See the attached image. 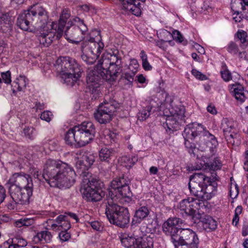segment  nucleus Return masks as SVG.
<instances>
[{
	"label": "nucleus",
	"instance_id": "f257e3e1",
	"mask_svg": "<svg viewBox=\"0 0 248 248\" xmlns=\"http://www.w3.org/2000/svg\"><path fill=\"white\" fill-rule=\"evenodd\" d=\"M122 68V58L118 50L103 54L98 63L88 74L87 83L90 91L98 93L102 80H115Z\"/></svg>",
	"mask_w": 248,
	"mask_h": 248
},
{
	"label": "nucleus",
	"instance_id": "f03ea898",
	"mask_svg": "<svg viewBox=\"0 0 248 248\" xmlns=\"http://www.w3.org/2000/svg\"><path fill=\"white\" fill-rule=\"evenodd\" d=\"M94 161L95 156L93 154L84 153L76 165L78 173L82 178L80 191L83 197L87 201L93 202L100 201L105 195L100 188L99 182L88 171Z\"/></svg>",
	"mask_w": 248,
	"mask_h": 248
},
{
	"label": "nucleus",
	"instance_id": "7ed1b4c3",
	"mask_svg": "<svg viewBox=\"0 0 248 248\" xmlns=\"http://www.w3.org/2000/svg\"><path fill=\"white\" fill-rule=\"evenodd\" d=\"M76 173L70 166L60 160L48 159L43 170V177L51 187H69L75 182Z\"/></svg>",
	"mask_w": 248,
	"mask_h": 248
},
{
	"label": "nucleus",
	"instance_id": "20e7f679",
	"mask_svg": "<svg viewBox=\"0 0 248 248\" xmlns=\"http://www.w3.org/2000/svg\"><path fill=\"white\" fill-rule=\"evenodd\" d=\"M183 135L186 138L196 139L198 149L202 152L209 151L207 155L209 158L215 154L218 145V141L216 137L211 134L202 124L193 123L186 125Z\"/></svg>",
	"mask_w": 248,
	"mask_h": 248
},
{
	"label": "nucleus",
	"instance_id": "39448f33",
	"mask_svg": "<svg viewBox=\"0 0 248 248\" xmlns=\"http://www.w3.org/2000/svg\"><path fill=\"white\" fill-rule=\"evenodd\" d=\"M104 47L100 31L97 30H92L87 34L85 40L82 43L81 59L87 64H93L99 57Z\"/></svg>",
	"mask_w": 248,
	"mask_h": 248
},
{
	"label": "nucleus",
	"instance_id": "423d86ee",
	"mask_svg": "<svg viewBox=\"0 0 248 248\" xmlns=\"http://www.w3.org/2000/svg\"><path fill=\"white\" fill-rule=\"evenodd\" d=\"M188 187L191 194L199 201L210 200L216 189L212 185L211 178L201 172L195 173L190 176Z\"/></svg>",
	"mask_w": 248,
	"mask_h": 248
},
{
	"label": "nucleus",
	"instance_id": "0eeeda50",
	"mask_svg": "<svg viewBox=\"0 0 248 248\" xmlns=\"http://www.w3.org/2000/svg\"><path fill=\"white\" fill-rule=\"evenodd\" d=\"M55 67L63 83L68 86H73L81 74L80 65L75 59L69 57L58 59Z\"/></svg>",
	"mask_w": 248,
	"mask_h": 248
},
{
	"label": "nucleus",
	"instance_id": "6e6552de",
	"mask_svg": "<svg viewBox=\"0 0 248 248\" xmlns=\"http://www.w3.org/2000/svg\"><path fill=\"white\" fill-rule=\"evenodd\" d=\"M129 180L124 176L116 178L111 183V189L105 204H125L132 201V193L128 186Z\"/></svg>",
	"mask_w": 248,
	"mask_h": 248
},
{
	"label": "nucleus",
	"instance_id": "1a4fd4ad",
	"mask_svg": "<svg viewBox=\"0 0 248 248\" xmlns=\"http://www.w3.org/2000/svg\"><path fill=\"white\" fill-rule=\"evenodd\" d=\"M106 204L105 214L109 222L121 228L125 227L130 221V214L127 208L118 204Z\"/></svg>",
	"mask_w": 248,
	"mask_h": 248
},
{
	"label": "nucleus",
	"instance_id": "9d476101",
	"mask_svg": "<svg viewBox=\"0 0 248 248\" xmlns=\"http://www.w3.org/2000/svg\"><path fill=\"white\" fill-rule=\"evenodd\" d=\"M73 21L76 25L75 27H67L64 36L67 40L78 44L79 42L84 41L87 36L88 28L83 20L78 17L73 18Z\"/></svg>",
	"mask_w": 248,
	"mask_h": 248
},
{
	"label": "nucleus",
	"instance_id": "9b49d317",
	"mask_svg": "<svg viewBox=\"0 0 248 248\" xmlns=\"http://www.w3.org/2000/svg\"><path fill=\"white\" fill-rule=\"evenodd\" d=\"M199 244L197 234L189 229H181L173 243L175 248H198Z\"/></svg>",
	"mask_w": 248,
	"mask_h": 248
},
{
	"label": "nucleus",
	"instance_id": "f8f14e48",
	"mask_svg": "<svg viewBox=\"0 0 248 248\" xmlns=\"http://www.w3.org/2000/svg\"><path fill=\"white\" fill-rule=\"evenodd\" d=\"M76 129V143L80 147L84 146L90 142L94 138L95 128L91 122H84Z\"/></svg>",
	"mask_w": 248,
	"mask_h": 248
},
{
	"label": "nucleus",
	"instance_id": "ddd939ff",
	"mask_svg": "<svg viewBox=\"0 0 248 248\" xmlns=\"http://www.w3.org/2000/svg\"><path fill=\"white\" fill-rule=\"evenodd\" d=\"M57 23L51 22V24L45 25L37 29L36 36L40 44L44 46L47 47L52 43L53 40L57 38L58 34Z\"/></svg>",
	"mask_w": 248,
	"mask_h": 248
},
{
	"label": "nucleus",
	"instance_id": "4468645a",
	"mask_svg": "<svg viewBox=\"0 0 248 248\" xmlns=\"http://www.w3.org/2000/svg\"><path fill=\"white\" fill-rule=\"evenodd\" d=\"M33 21L34 28H40L45 25L51 24L48 22V16L46 10L40 5L35 4L29 10Z\"/></svg>",
	"mask_w": 248,
	"mask_h": 248
},
{
	"label": "nucleus",
	"instance_id": "2eb2a0df",
	"mask_svg": "<svg viewBox=\"0 0 248 248\" xmlns=\"http://www.w3.org/2000/svg\"><path fill=\"white\" fill-rule=\"evenodd\" d=\"M115 109L114 105L112 102H104L99 106L94 113V118L100 124L109 123L112 118Z\"/></svg>",
	"mask_w": 248,
	"mask_h": 248
},
{
	"label": "nucleus",
	"instance_id": "dca6fc26",
	"mask_svg": "<svg viewBox=\"0 0 248 248\" xmlns=\"http://www.w3.org/2000/svg\"><path fill=\"white\" fill-rule=\"evenodd\" d=\"M8 188L9 194L16 203L25 204L29 202L32 195V190H26L17 187L15 185H5Z\"/></svg>",
	"mask_w": 248,
	"mask_h": 248
},
{
	"label": "nucleus",
	"instance_id": "f3484780",
	"mask_svg": "<svg viewBox=\"0 0 248 248\" xmlns=\"http://www.w3.org/2000/svg\"><path fill=\"white\" fill-rule=\"evenodd\" d=\"M182 223V220L179 218L170 217L163 224V232L166 235L170 236L172 243L178 238V234L182 229L179 228L180 224Z\"/></svg>",
	"mask_w": 248,
	"mask_h": 248
},
{
	"label": "nucleus",
	"instance_id": "a211bd4d",
	"mask_svg": "<svg viewBox=\"0 0 248 248\" xmlns=\"http://www.w3.org/2000/svg\"><path fill=\"white\" fill-rule=\"evenodd\" d=\"M15 185L22 189L32 190L33 184L30 176L24 173H16L10 178L5 185Z\"/></svg>",
	"mask_w": 248,
	"mask_h": 248
},
{
	"label": "nucleus",
	"instance_id": "6ab92c4d",
	"mask_svg": "<svg viewBox=\"0 0 248 248\" xmlns=\"http://www.w3.org/2000/svg\"><path fill=\"white\" fill-rule=\"evenodd\" d=\"M143 236L137 238V248H153V236L155 230L146 225L140 227Z\"/></svg>",
	"mask_w": 248,
	"mask_h": 248
},
{
	"label": "nucleus",
	"instance_id": "aec40b11",
	"mask_svg": "<svg viewBox=\"0 0 248 248\" xmlns=\"http://www.w3.org/2000/svg\"><path fill=\"white\" fill-rule=\"evenodd\" d=\"M46 223L47 229H50L54 231H68L71 226L68 219V216L66 215H59L55 220L49 219Z\"/></svg>",
	"mask_w": 248,
	"mask_h": 248
},
{
	"label": "nucleus",
	"instance_id": "412c9836",
	"mask_svg": "<svg viewBox=\"0 0 248 248\" xmlns=\"http://www.w3.org/2000/svg\"><path fill=\"white\" fill-rule=\"evenodd\" d=\"M202 203L197 199L188 198L182 200L179 204L178 208L184 211L186 215L193 216Z\"/></svg>",
	"mask_w": 248,
	"mask_h": 248
},
{
	"label": "nucleus",
	"instance_id": "4be33fe9",
	"mask_svg": "<svg viewBox=\"0 0 248 248\" xmlns=\"http://www.w3.org/2000/svg\"><path fill=\"white\" fill-rule=\"evenodd\" d=\"M236 124L234 121L228 118H223L221 121V128L222 129L225 139L227 140H231V139L236 137L237 130Z\"/></svg>",
	"mask_w": 248,
	"mask_h": 248
},
{
	"label": "nucleus",
	"instance_id": "5701e85b",
	"mask_svg": "<svg viewBox=\"0 0 248 248\" xmlns=\"http://www.w3.org/2000/svg\"><path fill=\"white\" fill-rule=\"evenodd\" d=\"M31 18L29 10H26L19 15L16 22L17 25L22 30L32 31L34 27Z\"/></svg>",
	"mask_w": 248,
	"mask_h": 248
},
{
	"label": "nucleus",
	"instance_id": "b1692460",
	"mask_svg": "<svg viewBox=\"0 0 248 248\" xmlns=\"http://www.w3.org/2000/svg\"><path fill=\"white\" fill-rule=\"evenodd\" d=\"M121 9L128 13L140 16L141 11L140 4L137 0H119Z\"/></svg>",
	"mask_w": 248,
	"mask_h": 248
},
{
	"label": "nucleus",
	"instance_id": "393cba45",
	"mask_svg": "<svg viewBox=\"0 0 248 248\" xmlns=\"http://www.w3.org/2000/svg\"><path fill=\"white\" fill-rule=\"evenodd\" d=\"M71 13L69 9L65 8L62 11L59 20V23L57 24L58 34L57 38L60 39L63 34V29L65 26L67 19L70 17Z\"/></svg>",
	"mask_w": 248,
	"mask_h": 248
},
{
	"label": "nucleus",
	"instance_id": "a878e982",
	"mask_svg": "<svg viewBox=\"0 0 248 248\" xmlns=\"http://www.w3.org/2000/svg\"><path fill=\"white\" fill-rule=\"evenodd\" d=\"M149 214L148 208L146 206H141L135 212V215L132 219L131 224L132 226L137 225L140 223Z\"/></svg>",
	"mask_w": 248,
	"mask_h": 248
},
{
	"label": "nucleus",
	"instance_id": "bb28decb",
	"mask_svg": "<svg viewBox=\"0 0 248 248\" xmlns=\"http://www.w3.org/2000/svg\"><path fill=\"white\" fill-rule=\"evenodd\" d=\"M52 235L48 231H42L37 232L32 238V241L35 244L41 243L43 244L50 243L51 241Z\"/></svg>",
	"mask_w": 248,
	"mask_h": 248
},
{
	"label": "nucleus",
	"instance_id": "cd10ccee",
	"mask_svg": "<svg viewBox=\"0 0 248 248\" xmlns=\"http://www.w3.org/2000/svg\"><path fill=\"white\" fill-rule=\"evenodd\" d=\"M122 245L125 248H137V238L133 235L124 233L121 235Z\"/></svg>",
	"mask_w": 248,
	"mask_h": 248
},
{
	"label": "nucleus",
	"instance_id": "c85d7f7f",
	"mask_svg": "<svg viewBox=\"0 0 248 248\" xmlns=\"http://www.w3.org/2000/svg\"><path fill=\"white\" fill-rule=\"evenodd\" d=\"M201 222L203 229L207 232L214 231L217 228V222L209 216L205 215L201 217Z\"/></svg>",
	"mask_w": 248,
	"mask_h": 248
},
{
	"label": "nucleus",
	"instance_id": "c756f323",
	"mask_svg": "<svg viewBox=\"0 0 248 248\" xmlns=\"http://www.w3.org/2000/svg\"><path fill=\"white\" fill-rule=\"evenodd\" d=\"M235 99L241 102L245 101L246 96L244 87L240 84H233L230 89Z\"/></svg>",
	"mask_w": 248,
	"mask_h": 248
},
{
	"label": "nucleus",
	"instance_id": "7c9ffc66",
	"mask_svg": "<svg viewBox=\"0 0 248 248\" xmlns=\"http://www.w3.org/2000/svg\"><path fill=\"white\" fill-rule=\"evenodd\" d=\"M28 81L27 78L25 76H19L12 85L13 92L15 93L16 91H24L28 84Z\"/></svg>",
	"mask_w": 248,
	"mask_h": 248
},
{
	"label": "nucleus",
	"instance_id": "2f4dec72",
	"mask_svg": "<svg viewBox=\"0 0 248 248\" xmlns=\"http://www.w3.org/2000/svg\"><path fill=\"white\" fill-rule=\"evenodd\" d=\"M231 8L232 10L234 12L233 15H236V16L233 17V19L236 22H240L242 20V18L239 15V10L241 9L243 11L246 10V8L245 6L243 5L242 2H236L235 1H234L232 3Z\"/></svg>",
	"mask_w": 248,
	"mask_h": 248
},
{
	"label": "nucleus",
	"instance_id": "473e14b6",
	"mask_svg": "<svg viewBox=\"0 0 248 248\" xmlns=\"http://www.w3.org/2000/svg\"><path fill=\"white\" fill-rule=\"evenodd\" d=\"M114 154V150L106 147L102 148L99 153V158L100 161L108 163L111 157Z\"/></svg>",
	"mask_w": 248,
	"mask_h": 248
},
{
	"label": "nucleus",
	"instance_id": "72a5a7b5",
	"mask_svg": "<svg viewBox=\"0 0 248 248\" xmlns=\"http://www.w3.org/2000/svg\"><path fill=\"white\" fill-rule=\"evenodd\" d=\"M180 119H178L176 117L171 115L168 116L166 119V124H164V126L166 128V126L169 130H174L176 129L179 125V121H181Z\"/></svg>",
	"mask_w": 248,
	"mask_h": 248
},
{
	"label": "nucleus",
	"instance_id": "f704fd0d",
	"mask_svg": "<svg viewBox=\"0 0 248 248\" xmlns=\"http://www.w3.org/2000/svg\"><path fill=\"white\" fill-rule=\"evenodd\" d=\"M153 107V104L151 102L149 105L143 108L138 112L137 114L138 119L143 121L147 119L152 114Z\"/></svg>",
	"mask_w": 248,
	"mask_h": 248
},
{
	"label": "nucleus",
	"instance_id": "c9c22d12",
	"mask_svg": "<svg viewBox=\"0 0 248 248\" xmlns=\"http://www.w3.org/2000/svg\"><path fill=\"white\" fill-rule=\"evenodd\" d=\"M12 22L8 15L3 14L0 17V30L3 32L7 31L10 30Z\"/></svg>",
	"mask_w": 248,
	"mask_h": 248
},
{
	"label": "nucleus",
	"instance_id": "e433bc0d",
	"mask_svg": "<svg viewBox=\"0 0 248 248\" xmlns=\"http://www.w3.org/2000/svg\"><path fill=\"white\" fill-rule=\"evenodd\" d=\"M170 113L171 115L182 120L185 116V108L181 105H174L172 107Z\"/></svg>",
	"mask_w": 248,
	"mask_h": 248
},
{
	"label": "nucleus",
	"instance_id": "4c0bfd02",
	"mask_svg": "<svg viewBox=\"0 0 248 248\" xmlns=\"http://www.w3.org/2000/svg\"><path fill=\"white\" fill-rule=\"evenodd\" d=\"M138 161V157L133 156L131 157L127 155L123 156L120 159L122 165L127 169L131 168Z\"/></svg>",
	"mask_w": 248,
	"mask_h": 248
},
{
	"label": "nucleus",
	"instance_id": "58836bf2",
	"mask_svg": "<svg viewBox=\"0 0 248 248\" xmlns=\"http://www.w3.org/2000/svg\"><path fill=\"white\" fill-rule=\"evenodd\" d=\"M76 129L75 127L70 129L65 135L64 140L67 144L72 145L74 142H76Z\"/></svg>",
	"mask_w": 248,
	"mask_h": 248
},
{
	"label": "nucleus",
	"instance_id": "ea45409f",
	"mask_svg": "<svg viewBox=\"0 0 248 248\" xmlns=\"http://www.w3.org/2000/svg\"><path fill=\"white\" fill-rule=\"evenodd\" d=\"M162 33L165 35L169 36L170 37H172L174 40L179 43H182L184 41L183 36L180 32L177 30L173 31L172 33H171L168 31L164 30L162 31Z\"/></svg>",
	"mask_w": 248,
	"mask_h": 248
},
{
	"label": "nucleus",
	"instance_id": "a19ab883",
	"mask_svg": "<svg viewBox=\"0 0 248 248\" xmlns=\"http://www.w3.org/2000/svg\"><path fill=\"white\" fill-rule=\"evenodd\" d=\"M140 57L142 60V66L145 71H150L152 69V66L148 61V57L144 50H141L140 53Z\"/></svg>",
	"mask_w": 248,
	"mask_h": 248
},
{
	"label": "nucleus",
	"instance_id": "79ce46f5",
	"mask_svg": "<svg viewBox=\"0 0 248 248\" xmlns=\"http://www.w3.org/2000/svg\"><path fill=\"white\" fill-rule=\"evenodd\" d=\"M16 225L18 227L22 226H29L34 223V220L32 218H21L16 221Z\"/></svg>",
	"mask_w": 248,
	"mask_h": 248
},
{
	"label": "nucleus",
	"instance_id": "37998d69",
	"mask_svg": "<svg viewBox=\"0 0 248 248\" xmlns=\"http://www.w3.org/2000/svg\"><path fill=\"white\" fill-rule=\"evenodd\" d=\"M184 138L185 139V145L186 147L187 148L188 152L190 154H194V150H195V145L194 144L191 143L188 140H195L196 142V139H191V138H186L183 135Z\"/></svg>",
	"mask_w": 248,
	"mask_h": 248
},
{
	"label": "nucleus",
	"instance_id": "c03bdc74",
	"mask_svg": "<svg viewBox=\"0 0 248 248\" xmlns=\"http://www.w3.org/2000/svg\"><path fill=\"white\" fill-rule=\"evenodd\" d=\"M139 67V64L138 61L135 59H131L127 70L137 73Z\"/></svg>",
	"mask_w": 248,
	"mask_h": 248
},
{
	"label": "nucleus",
	"instance_id": "a18cd8bd",
	"mask_svg": "<svg viewBox=\"0 0 248 248\" xmlns=\"http://www.w3.org/2000/svg\"><path fill=\"white\" fill-rule=\"evenodd\" d=\"M136 74V73H134V72H131L127 70L123 73L122 78L127 80L129 83L132 84L134 80Z\"/></svg>",
	"mask_w": 248,
	"mask_h": 248
},
{
	"label": "nucleus",
	"instance_id": "49530a36",
	"mask_svg": "<svg viewBox=\"0 0 248 248\" xmlns=\"http://www.w3.org/2000/svg\"><path fill=\"white\" fill-rule=\"evenodd\" d=\"M237 36L242 44H245V46L247 45V33L246 31H238L237 32Z\"/></svg>",
	"mask_w": 248,
	"mask_h": 248
},
{
	"label": "nucleus",
	"instance_id": "de8ad7c7",
	"mask_svg": "<svg viewBox=\"0 0 248 248\" xmlns=\"http://www.w3.org/2000/svg\"><path fill=\"white\" fill-rule=\"evenodd\" d=\"M53 117V114L49 111H44L40 116V118L47 122H49Z\"/></svg>",
	"mask_w": 248,
	"mask_h": 248
},
{
	"label": "nucleus",
	"instance_id": "09e8293b",
	"mask_svg": "<svg viewBox=\"0 0 248 248\" xmlns=\"http://www.w3.org/2000/svg\"><path fill=\"white\" fill-rule=\"evenodd\" d=\"M192 74L197 79L204 80L207 79V78L206 75L202 74L201 72L196 69H192L191 71Z\"/></svg>",
	"mask_w": 248,
	"mask_h": 248
},
{
	"label": "nucleus",
	"instance_id": "8fccbe9b",
	"mask_svg": "<svg viewBox=\"0 0 248 248\" xmlns=\"http://www.w3.org/2000/svg\"><path fill=\"white\" fill-rule=\"evenodd\" d=\"M238 47L237 45L234 42H231L228 46V51L234 55L238 53Z\"/></svg>",
	"mask_w": 248,
	"mask_h": 248
},
{
	"label": "nucleus",
	"instance_id": "3c124183",
	"mask_svg": "<svg viewBox=\"0 0 248 248\" xmlns=\"http://www.w3.org/2000/svg\"><path fill=\"white\" fill-rule=\"evenodd\" d=\"M59 237L60 240L62 242L68 241L71 237L70 234L67 232V231H61L59 233Z\"/></svg>",
	"mask_w": 248,
	"mask_h": 248
},
{
	"label": "nucleus",
	"instance_id": "603ef678",
	"mask_svg": "<svg viewBox=\"0 0 248 248\" xmlns=\"http://www.w3.org/2000/svg\"><path fill=\"white\" fill-rule=\"evenodd\" d=\"M1 77L3 81L6 84H10L11 82V73L8 71L1 73Z\"/></svg>",
	"mask_w": 248,
	"mask_h": 248
},
{
	"label": "nucleus",
	"instance_id": "864d4df0",
	"mask_svg": "<svg viewBox=\"0 0 248 248\" xmlns=\"http://www.w3.org/2000/svg\"><path fill=\"white\" fill-rule=\"evenodd\" d=\"M211 168L213 170H220L221 167V163L217 158H215L210 164Z\"/></svg>",
	"mask_w": 248,
	"mask_h": 248
},
{
	"label": "nucleus",
	"instance_id": "5fc2aeb1",
	"mask_svg": "<svg viewBox=\"0 0 248 248\" xmlns=\"http://www.w3.org/2000/svg\"><path fill=\"white\" fill-rule=\"evenodd\" d=\"M220 74L222 78L225 81H229L232 78L231 73L228 69H225L223 71H221Z\"/></svg>",
	"mask_w": 248,
	"mask_h": 248
},
{
	"label": "nucleus",
	"instance_id": "6e6d98bb",
	"mask_svg": "<svg viewBox=\"0 0 248 248\" xmlns=\"http://www.w3.org/2000/svg\"><path fill=\"white\" fill-rule=\"evenodd\" d=\"M23 131L26 137L30 139H33L34 137V129L32 127L25 128Z\"/></svg>",
	"mask_w": 248,
	"mask_h": 248
},
{
	"label": "nucleus",
	"instance_id": "4d7b16f0",
	"mask_svg": "<svg viewBox=\"0 0 248 248\" xmlns=\"http://www.w3.org/2000/svg\"><path fill=\"white\" fill-rule=\"evenodd\" d=\"M92 228L96 231H100L102 229V227L100 222L94 221L89 222Z\"/></svg>",
	"mask_w": 248,
	"mask_h": 248
},
{
	"label": "nucleus",
	"instance_id": "13d9d810",
	"mask_svg": "<svg viewBox=\"0 0 248 248\" xmlns=\"http://www.w3.org/2000/svg\"><path fill=\"white\" fill-rule=\"evenodd\" d=\"M239 192H238V187L236 185L235 186L234 189L233 190L232 189V188L231 187L230 190V195L232 198H236L237 195H238Z\"/></svg>",
	"mask_w": 248,
	"mask_h": 248
},
{
	"label": "nucleus",
	"instance_id": "bf43d9fd",
	"mask_svg": "<svg viewBox=\"0 0 248 248\" xmlns=\"http://www.w3.org/2000/svg\"><path fill=\"white\" fill-rule=\"evenodd\" d=\"M19 248L25 247L27 245V242L23 238H19L17 239L16 244H15Z\"/></svg>",
	"mask_w": 248,
	"mask_h": 248
},
{
	"label": "nucleus",
	"instance_id": "052dcab7",
	"mask_svg": "<svg viewBox=\"0 0 248 248\" xmlns=\"http://www.w3.org/2000/svg\"><path fill=\"white\" fill-rule=\"evenodd\" d=\"M5 196V190L3 186H0V204L3 201Z\"/></svg>",
	"mask_w": 248,
	"mask_h": 248
},
{
	"label": "nucleus",
	"instance_id": "680f3d73",
	"mask_svg": "<svg viewBox=\"0 0 248 248\" xmlns=\"http://www.w3.org/2000/svg\"><path fill=\"white\" fill-rule=\"evenodd\" d=\"M207 110L212 114H216L217 112L215 107L212 105H210L207 107Z\"/></svg>",
	"mask_w": 248,
	"mask_h": 248
},
{
	"label": "nucleus",
	"instance_id": "e2e57ef3",
	"mask_svg": "<svg viewBox=\"0 0 248 248\" xmlns=\"http://www.w3.org/2000/svg\"><path fill=\"white\" fill-rule=\"evenodd\" d=\"M195 47L199 53L201 54H204L205 53V50L204 48L201 45L196 44L195 45Z\"/></svg>",
	"mask_w": 248,
	"mask_h": 248
},
{
	"label": "nucleus",
	"instance_id": "0e129e2a",
	"mask_svg": "<svg viewBox=\"0 0 248 248\" xmlns=\"http://www.w3.org/2000/svg\"><path fill=\"white\" fill-rule=\"evenodd\" d=\"M242 235L244 236H246L248 235V226L246 225H244L242 228Z\"/></svg>",
	"mask_w": 248,
	"mask_h": 248
},
{
	"label": "nucleus",
	"instance_id": "69168bd1",
	"mask_svg": "<svg viewBox=\"0 0 248 248\" xmlns=\"http://www.w3.org/2000/svg\"><path fill=\"white\" fill-rule=\"evenodd\" d=\"M150 174H156L158 172V169L155 166H152L149 169Z\"/></svg>",
	"mask_w": 248,
	"mask_h": 248
},
{
	"label": "nucleus",
	"instance_id": "338daca9",
	"mask_svg": "<svg viewBox=\"0 0 248 248\" xmlns=\"http://www.w3.org/2000/svg\"><path fill=\"white\" fill-rule=\"evenodd\" d=\"M66 214V216H67L68 217H69L71 218H72L74 219H75L77 222H78V217H77V215L76 214L72 213H69L68 214Z\"/></svg>",
	"mask_w": 248,
	"mask_h": 248
},
{
	"label": "nucleus",
	"instance_id": "774afa93",
	"mask_svg": "<svg viewBox=\"0 0 248 248\" xmlns=\"http://www.w3.org/2000/svg\"><path fill=\"white\" fill-rule=\"evenodd\" d=\"M138 81L140 83H143L145 82V78L142 75H139L137 76Z\"/></svg>",
	"mask_w": 248,
	"mask_h": 248
}]
</instances>
